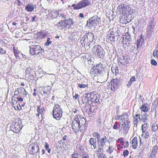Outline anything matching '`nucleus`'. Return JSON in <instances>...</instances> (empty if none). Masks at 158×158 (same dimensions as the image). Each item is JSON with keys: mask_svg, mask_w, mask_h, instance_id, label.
Returning a JSON list of instances; mask_svg holds the SVG:
<instances>
[{"mask_svg": "<svg viewBox=\"0 0 158 158\" xmlns=\"http://www.w3.org/2000/svg\"><path fill=\"white\" fill-rule=\"evenodd\" d=\"M53 116L57 120L60 119L62 115L63 111L60 106L55 104L53 110Z\"/></svg>", "mask_w": 158, "mask_h": 158, "instance_id": "1", "label": "nucleus"}, {"mask_svg": "<svg viewBox=\"0 0 158 158\" xmlns=\"http://www.w3.org/2000/svg\"><path fill=\"white\" fill-rule=\"evenodd\" d=\"M113 29H110L108 32L107 35V40L108 41H117L119 38L118 32L114 31Z\"/></svg>", "mask_w": 158, "mask_h": 158, "instance_id": "2", "label": "nucleus"}, {"mask_svg": "<svg viewBox=\"0 0 158 158\" xmlns=\"http://www.w3.org/2000/svg\"><path fill=\"white\" fill-rule=\"evenodd\" d=\"M42 51V49L39 45H33L30 46V52L32 55L39 54Z\"/></svg>", "mask_w": 158, "mask_h": 158, "instance_id": "3", "label": "nucleus"}, {"mask_svg": "<svg viewBox=\"0 0 158 158\" xmlns=\"http://www.w3.org/2000/svg\"><path fill=\"white\" fill-rule=\"evenodd\" d=\"M21 120L15 122L14 124H13L10 126L11 130L15 133H17L19 132L23 127Z\"/></svg>", "mask_w": 158, "mask_h": 158, "instance_id": "4", "label": "nucleus"}, {"mask_svg": "<svg viewBox=\"0 0 158 158\" xmlns=\"http://www.w3.org/2000/svg\"><path fill=\"white\" fill-rule=\"evenodd\" d=\"M72 126L73 130L76 133H77L79 131H81L83 130L75 118L72 120Z\"/></svg>", "mask_w": 158, "mask_h": 158, "instance_id": "5", "label": "nucleus"}, {"mask_svg": "<svg viewBox=\"0 0 158 158\" xmlns=\"http://www.w3.org/2000/svg\"><path fill=\"white\" fill-rule=\"evenodd\" d=\"M98 82L102 83L104 82L106 80V73L105 71L104 70V68L100 70V71L97 74Z\"/></svg>", "mask_w": 158, "mask_h": 158, "instance_id": "6", "label": "nucleus"}, {"mask_svg": "<svg viewBox=\"0 0 158 158\" xmlns=\"http://www.w3.org/2000/svg\"><path fill=\"white\" fill-rule=\"evenodd\" d=\"M74 118L77 120L78 123H79L81 127L83 129L86 126V119L82 116L79 115H76Z\"/></svg>", "mask_w": 158, "mask_h": 158, "instance_id": "7", "label": "nucleus"}, {"mask_svg": "<svg viewBox=\"0 0 158 158\" xmlns=\"http://www.w3.org/2000/svg\"><path fill=\"white\" fill-rule=\"evenodd\" d=\"M90 3L88 0H82L78 3L77 5L74 7L73 9L75 10L80 9L89 5Z\"/></svg>", "mask_w": 158, "mask_h": 158, "instance_id": "8", "label": "nucleus"}, {"mask_svg": "<svg viewBox=\"0 0 158 158\" xmlns=\"http://www.w3.org/2000/svg\"><path fill=\"white\" fill-rule=\"evenodd\" d=\"M103 65L102 63L99 64L98 65H96L95 67L91 69L90 73L91 74L94 73L98 74L102 69H103Z\"/></svg>", "mask_w": 158, "mask_h": 158, "instance_id": "9", "label": "nucleus"}, {"mask_svg": "<svg viewBox=\"0 0 158 158\" xmlns=\"http://www.w3.org/2000/svg\"><path fill=\"white\" fill-rule=\"evenodd\" d=\"M123 43L125 44L127 46H129L131 44V36L128 33H126L125 35L123 37Z\"/></svg>", "mask_w": 158, "mask_h": 158, "instance_id": "10", "label": "nucleus"}, {"mask_svg": "<svg viewBox=\"0 0 158 158\" xmlns=\"http://www.w3.org/2000/svg\"><path fill=\"white\" fill-rule=\"evenodd\" d=\"M103 50L102 48L99 45H97L94 46L92 49L93 52L98 56H100Z\"/></svg>", "mask_w": 158, "mask_h": 158, "instance_id": "11", "label": "nucleus"}, {"mask_svg": "<svg viewBox=\"0 0 158 158\" xmlns=\"http://www.w3.org/2000/svg\"><path fill=\"white\" fill-rule=\"evenodd\" d=\"M117 10L118 11L123 13L129 12L130 10V8L128 6L125 7L124 4H121L118 6Z\"/></svg>", "mask_w": 158, "mask_h": 158, "instance_id": "12", "label": "nucleus"}, {"mask_svg": "<svg viewBox=\"0 0 158 158\" xmlns=\"http://www.w3.org/2000/svg\"><path fill=\"white\" fill-rule=\"evenodd\" d=\"M120 117L121 118L120 119L122 120V122L124 123L125 126H128L130 121L129 119L128 118V116L127 114L124 113L120 116Z\"/></svg>", "mask_w": 158, "mask_h": 158, "instance_id": "13", "label": "nucleus"}, {"mask_svg": "<svg viewBox=\"0 0 158 158\" xmlns=\"http://www.w3.org/2000/svg\"><path fill=\"white\" fill-rule=\"evenodd\" d=\"M100 18L97 16L96 17H93L89 19V22L92 26L94 25V24H98L100 22Z\"/></svg>", "mask_w": 158, "mask_h": 158, "instance_id": "14", "label": "nucleus"}, {"mask_svg": "<svg viewBox=\"0 0 158 158\" xmlns=\"http://www.w3.org/2000/svg\"><path fill=\"white\" fill-rule=\"evenodd\" d=\"M90 145H91V148L92 149H95L97 147L96 140L94 138H91L89 141Z\"/></svg>", "mask_w": 158, "mask_h": 158, "instance_id": "15", "label": "nucleus"}, {"mask_svg": "<svg viewBox=\"0 0 158 158\" xmlns=\"http://www.w3.org/2000/svg\"><path fill=\"white\" fill-rule=\"evenodd\" d=\"M39 146L36 145V146L35 145L34 146L31 147V150L30 151V153L31 154H34L35 153H38L40 152Z\"/></svg>", "mask_w": 158, "mask_h": 158, "instance_id": "16", "label": "nucleus"}, {"mask_svg": "<svg viewBox=\"0 0 158 158\" xmlns=\"http://www.w3.org/2000/svg\"><path fill=\"white\" fill-rule=\"evenodd\" d=\"M87 96L89 97V100L91 102H94L97 98L96 95H94L93 93L87 94Z\"/></svg>", "mask_w": 158, "mask_h": 158, "instance_id": "17", "label": "nucleus"}, {"mask_svg": "<svg viewBox=\"0 0 158 158\" xmlns=\"http://www.w3.org/2000/svg\"><path fill=\"white\" fill-rule=\"evenodd\" d=\"M135 120L134 121V126L135 127H137L138 125V122H141V117L140 115L139 114H136L134 117Z\"/></svg>", "mask_w": 158, "mask_h": 158, "instance_id": "18", "label": "nucleus"}, {"mask_svg": "<svg viewBox=\"0 0 158 158\" xmlns=\"http://www.w3.org/2000/svg\"><path fill=\"white\" fill-rule=\"evenodd\" d=\"M128 17L127 16H124V18H122V19H120V22L122 23H128L131 21V19H130L129 18V17H131L130 15H128Z\"/></svg>", "mask_w": 158, "mask_h": 158, "instance_id": "19", "label": "nucleus"}, {"mask_svg": "<svg viewBox=\"0 0 158 158\" xmlns=\"http://www.w3.org/2000/svg\"><path fill=\"white\" fill-rule=\"evenodd\" d=\"M35 7L34 5L28 4L26 6L25 9L28 12H32L34 10Z\"/></svg>", "mask_w": 158, "mask_h": 158, "instance_id": "20", "label": "nucleus"}, {"mask_svg": "<svg viewBox=\"0 0 158 158\" xmlns=\"http://www.w3.org/2000/svg\"><path fill=\"white\" fill-rule=\"evenodd\" d=\"M138 141L136 137H134L132 140V145L133 148L135 149L137 147Z\"/></svg>", "mask_w": 158, "mask_h": 158, "instance_id": "21", "label": "nucleus"}, {"mask_svg": "<svg viewBox=\"0 0 158 158\" xmlns=\"http://www.w3.org/2000/svg\"><path fill=\"white\" fill-rule=\"evenodd\" d=\"M63 22L64 25L63 26L65 27L69 25L73 24V20L72 19H70L68 20H65L63 21Z\"/></svg>", "mask_w": 158, "mask_h": 158, "instance_id": "22", "label": "nucleus"}, {"mask_svg": "<svg viewBox=\"0 0 158 158\" xmlns=\"http://www.w3.org/2000/svg\"><path fill=\"white\" fill-rule=\"evenodd\" d=\"M140 109L141 111L144 112H146L148 111L149 109L150 108L147 106V104H143L141 107H140Z\"/></svg>", "mask_w": 158, "mask_h": 158, "instance_id": "23", "label": "nucleus"}, {"mask_svg": "<svg viewBox=\"0 0 158 158\" xmlns=\"http://www.w3.org/2000/svg\"><path fill=\"white\" fill-rule=\"evenodd\" d=\"M86 37L87 39L90 42H92L94 39V35L91 33H89L86 36Z\"/></svg>", "mask_w": 158, "mask_h": 158, "instance_id": "24", "label": "nucleus"}, {"mask_svg": "<svg viewBox=\"0 0 158 158\" xmlns=\"http://www.w3.org/2000/svg\"><path fill=\"white\" fill-rule=\"evenodd\" d=\"M103 148H99L98 149L97 151V155H100V156H104V154H103L104 150Z\"/></svg>", "mask_w": 158, "mask_h": 158, "instance_id": "25", "label": "nucleus"}, {"mask_svg": "<svg viewBox=\"0 0 158 158\" xmlns=\"http://www.w3.org/2000/svg\"><path fill=\"white\" fill-rule=\"evenodd\" d=\"M108 141L107 140V139L106 137V136H104L103 138L102 139L101 141V146L102 148H103L104 147V146L105 144V143L107 141Z\"/></svg>", "mask_w": 158, "mask_h": 158, "instance_id": "26", "label": "nucleus"}, {"mask_svg": "<svg viewBox=\"0 0 158 158\" xmlns=\"http://www.w3.org/2000/svg\"><path fill=\"white\" fill-rule=\"evenodd\" d=\"M36 110L38 113H41L42 114L45 111V110L44 107H41L39 105L37 106Z\"/></svg>", "mask_w": 158, "mask_h": 158, "instance_id": "27", "label": "nucleus"}, {"mask_svg": "<svg viewBox=\"0 0 158 158\" xmlns=\"http://www.w3.org/2000/svg\"><path fill=\"white\" fill-rule=\"evenodd\" d=\"M148 115L146 114H143L141 115V121H143V123H145L148 120Z\"/></svg>", "mask_w": 158, "mask_h": 158, "instance_id": "28", "label": "nucleus"}, {"mask_svg": "<svg viewBox=\"0 0 158 158\" xmlns=\"http://www.w3.org/2000/svg\"><path fill=\"white\" fill-rule=\"evenodd\" d=\"M77 148L78 149L77 151V152H78L80 154H81V153L85 152L84 151L83 147L82 146L79 145L77 146Z\"/></svg>", "mask_w": 158, "mask_h": 158, "instance_id": "29", "label": "nucleus"}, {"mask_svg": "<svg viewBox=\"0 0 158 158\" xmlns=\"http://www.w3.org/2000/svg\"><path fill=\"white\" fill-rule=\"evenodd\" d=\"M89 97L87 96V94H86V96L83 97L82 100L83 103H87L90 100H89Z\"/></svg>", "mask_w": 158, "mask_h": 158, "instance_id": "30", "label": "nucleus"}, {"mask_svg": "<svg viewBox=\"0 0 158 158\" xmlns=\"http://www.w3.org/2000/svg\"><path fill=\"white\" fill-rule=\"evenodd\" d=\"M142 130L143 133H144L147 130L148 127L147 125V123H144L141 126Z\"/></svg>", "mask_w": 158, "mask_h": 158, "instance_id": "31", "label": "nucleus"}, {"mask_svg": "<svg viewBox=\"0 0 158 158\" xmlns=\"http://www.w3.org/2000/svg\"><path fill=\"white\" fill-rule=\"evenodd\" d=\"M80 155L81 158H89V155L86 152L81 153Z\"/></svg>", "mask_w": 158, "mask_h": 158, "instance_id": "32", "label": "nucleus"}, {"mask_svg": "<svg viewBox=\"0 0 158 158\" xmlns=\"http://www.w3.org/2000/svg\"><path fill=\"white\" fill-rule=\"evenodd\" d=\"M155 25L152 21L150 22L149 25L148 27V29L150 30L151 31H153L154 29Z\"/></svg>", "mask_w": 158, "mask_h": 158, "instance_id": "33", "label": "nucleus"}, {"mask_svg": "<svg viewBox=\"0 0 158 158\" xmlns=\"http://www.w3.org/2000/svg\"><path fill=\"white\" fill-rule=\"evenodd\" d=\"M57 14L60 17H61L62 18L64 19H65L66 18V16L63 13H60L59 12H58L57 11H55V13Z\"/></svg>", "mask_w": 158, "mask_h": 158, "instance_id": "34", "label": "nucleus"}, {"mask_svg": "<svg viewBox=\"0 0 158 158\" xmlns=\"http://www.w3.org/2000/svg\"><path fill=\"white\" fill-rule=\"evenodd\" d=\"M124 126H125L124 123L119 124L118 130L119 131H121L122 130H124L125 128Z\"/></svg>", "mask_w": 158, "mask_h": 158, "instance_id": "35", "label": "nucleus"}, {"mask_svg": "<svg viewBox=\"0 0 158 158\" xmlns=\"http://www.w3.org/2000/svg\"><path fill=\"white\" fill-rule=\"evenodd\" d=\"M141 39H139L138 40L137 42V48L140 47L142 44V41H141Z\"/></svg>", "mask_w": 158, "mask_h": 158, "instance_id": "36", "label": "nucleus"}, {"mask_svg": "<svg viewBox=\"0 0 158 158\" xmlns=\"http://www.w3.org/2000/svg\"><path fill=\"white\" fill-rule=\"evenodd\" d=\"M142 136L144 138H148L149 137V133L148 131L142 134Z\"/></svg>", "mask_w": 158, "mask_h": 158, "instance_id": "37", "label": "nucleus"}, {"mask_svg": "<svg viewBox=\"0 0 158 158\" xmlns=\"http://www.w3.org/2000/svg\"><path fill=\"white\" fill-rule=\"evenodd\" d=\"M118 63H120L122 65L125 64H124V61L123 58L122 57H120V58H119V59L118 60Z\"/></svg>", "mask_w": 158, "mask_h": 158, "instance_id": "38", "label": "nucleus"}, {"mask_svg": "<svg viewBox=\"0 0 158 158\" xmlns=\"http://www.w3.org/2000/svg\"><path fill=\"white\" fill-rule=\"evenodd\" d=\"M111 84L114 85H116L118 86L119 84L118 81L116 79H113L111 82Z\"/></svg>", "mask_w": 158, "mask_h": 158, "instance_id": "39", "label": "nucleus"}, {"mask_svg": "<svg viewBox=\"0 0 158 158\" xmlns=\"http://www.w3.org/2000/svg\"><path fill=\"white\" fill-rule=\"evenodd\" d=\"M13 48L14 53V54L15 55L16 57L18 58L19 56V53L18 52L17 50L15 49V47H13Z\"/></svg>", "mask_w": 158, "mask_h": 158, "instance_id": "40", "label": "nucleus"}, {"mask_svg": "<svg viewBox=\"0 0 158 158\" xmlns=\"http://www.w3.org/2000/svg\"><path fill=\"white\" fill-rule=\"evenodd\" d=\"M93 136L94 137H97L98 139V140L100 138V134L97 132H95L93 134Z\"/></svg>", "mask_w": 158, "mask_h": 158, "instance_id": "41", "label": "nucleus"}, {"mask_svg": "<svg viewBox=\"0 0 158 158\" xmlns=\"http://www.w3.org/2000/svg\"><path fill=\"white\" fill-rule=\"evenodd\" d=\"M50 39L49 38H48L47 39V42L45 43L44 45L46 46H48L51 44L52 43L51 41H50Z\"/></svg>", "mask_w": 158, "mask_h": 158, "instance_id": "42", "label": "nucleus"}, {"mask_svg": "<svg viewBox=\"0 0 158 158\" xmlns=\"http://www.w3.org/2000/svg\"><path fill=\"white\" fill-rule=\"evenodd\" d=\"M114 148H113V146H110L109 148L107 150V152L111 154L114 151Z\"/></svg>", "mask_w": 158, "mask_h": 158, "instance_id": "43", "label": "nucleus"}, {"mask_svg": "<svg viewBox=\"0 0 158 158\" xmlns=\"http://www.w3.org/2000/svg\"><path fill=\"white\" fill-rule=\"evenodd\" d=\"M19 93V91L18 90L17 91L16 90L15 92V94L14 95V96L13 97V98L12 99V102L13 103H15V102L16 101V100H15V98L14 99V98H15V96L17 95Z\"/></svg>", "mask_w": 158, "mask_h": 158, "instance_id": "44", "label": "nucleus"}, {"mask_svg": "<svg viewBox=\"0 0 158 158\" xmlns=\"http://www.w3.org/2000/svg\"><path fill=\"white\" fill-rule=\"evenodd\" d=\"M152 130L153 131H155L158 129V126L157 125H155V124H153L152 125Z\"/></svg>", "mask_w": 158, "mask_h": 158, "instance_id": "45", "label": "nucleus"}, {"mask_svg": "<svg viewBox=\"0 0 158 158\" xmlns=\"http://www.w3.org/2000/svg\"><path fill=\"white\" fill-rule=\"evenodd\" d=\"M79 154L77 153L74 152L72 155V158H79Z\"/></svg>", "mask_w": 158, "mask_h": 158, "instance_id": "46", "label": "nucleus"}, {"mask_svg": "<svg viewBox=\"0 0 158 158\" xmlns=\"http://www.w3.org/2000/svg\"><path fill=\"white\" fill-rule=\"evenodd\" d=\"M151 64L154 66H156L157 65V62L154 59H152L151 60Z\"/></svg>", "mask_w": 158, "mask_h": 158, "instance_id": "47", "label": "nucleus"}, {"mask_svg": "<svg viewBox=\"0 0 158 158\" xmlns=\"http://www.w3.org/2000/svg\"><path fill=\"white\" fill-rule=\"evenodd\" d=\"M59 29H60L62 26H63V21H60L56 24Z\"/></svg>", "mask_w": 158, "mask_h": 158, "instance_id": "48", "label": "nucleus"}, {"mask_svg": "<svg viewBox=\"0 0 158 158\" xmlns=\"http://www.w3.org/2000/svg\"><path fill=\"white\" fill-rule=\"evenodd\" d=\"M87 106H85V107L84 109L86 110V111L88 112V113H90L91 112V110L92 109L91 107L90 108L88 107V108H87Z\"/></svg>", "mask_w": 158, "mask_h": 158, "instance_id": "49", "label": "nucleus"}, {"mask_svg": "<svg viewBox=\"0 0 158 158\" xmlns=\"http://www.w3.org/2000/svg\"><path fill=\"white\" fill-rule=\"evenodd\" d=\"M31 69L30 68H27L26 69L25 71L26 74H30L31 73Z\"/></svg>", "mask_w": 158, "mask_h": 158, "instance_id": "50", "label": "nucleus"}, {"mask_svg": "<svg viewBox=\"0 0 158 158\" xmlns=\"http://www.w3.org/2000/svg\"><path fill=\"white\" fill-rule=\"evenodd\" d=\"M78 87H79L80 88H85L86 86V85L83 84H78Z\"/></svg>", "mask_w": 158, "mask_h": 158, "instance_id": "51", "label": "nucleus"}, {"mask_svg": "<svg viewBox=\"0 0 158 158\" xmlns=\"http://www.w3.org/2000/svg\"><path fill=\"white\" fill-rule=\"evenodd\" d=\"M6 52V50H4L2 48H0V54L1 55L5 54Z\"/></svg>", "mask_w": 158, "mask_h": 158, "instance_id": "52", "label": "nucleus"}, {"mask_svg": "<svg viewBox=\"0 0 158 158\" xmlns=\"http://www.w3.org/2000/svg\"><path fill=\"white\" fill-rule=\"evenodd\" d=\"M128 153H129L128 151L127 150H124L123 151V155L124 156H127L128 155Z\"/></svg>", "mask_w": 158, "mask_h": 158, "instance_id": "53", "label": "nucleus"}, {"mask_svg": "<svg viewBox=\"0 0 158 158\" xmlns=\"http://www.w3.org/2000/svg\"><path fill=\"white\" fill-rule=\"evenodd\" d=\"M47 94V92L44 91V89H42V90L41 91V94L43 96L44 94Z\"/></svg>", "mask_w": 158, "mask_h": 158, "instance_id": "54", "label": "nucleus"}, {"mask_svg": "<svg viewBox=\"0 0 158 158\" xmlns=\"http://www.w3.org/2000/svg\"><path fill=\"white\" fill-rule=\"evenodd\" d=\"M117 85H113L111 84V89L112 90L114 91V89L117 88Z\"/></svg>", "mask_w": 158, "mask_h": 158, "instance_id": "55", "label": "nucleus"}, {"mask_svg": "<svg viewBox=\"0 0 158 158\" xmlns=\"http://www.w3.org/2000/svg\"><path fill=\"white\" fill-rule=\"evenodd\" d=\"M15 108L17 110H20L22 109L21 107L19 105V106L17 105L16 106H14Z\"/></svg>", "mask_w": 158, "mask_h": 158, "instance_id": "56", "label": "nucleus"}, {"mask_svg": "<svg viewBox=\"0 0 158 158\" xmlns=\"http://www.w3.org/2000/svg\"><path fill=\"white\" fill-rule=\"evenodd\" d=\"M15 98V100H16V101H15V102H16L17 101H20V102H22L23 101V98H16V97Z\"/></svg>", "mask_w": 158, "mask_h": 158, "instance_id": "57", "label": "nucleus"}, {"mask_svg": "<svg viewBox=\"0 0 158 158\" xmlns=\"http://www.w3.org/2000/svg\"><path fill=\"white\" fill-rule=\"evenodd\" d=\"M132 81H131V80H130L128 82V84L127 85V86L128 87H129L131 86V85H132Z\"/></svg>", "mask_w": 158, "mask_h": 158, "instance_id": "58", "label": "nucleus"}, {"mask_svg": "<svg viewBox=\"0 0 158 158\" xmlns=\"http://www.w3.org/2000/svg\"><path fill=\"white\" fill-rule=\"evenodd\" d=\"M123 58L124 59V61H125L126 63L127 64H128V60L129 59H128L127 58H126V57H124L123 56H122Z\"/></svg>", "mask_w": 158, "mask_h": 158, "instance_id": "59", "label": "nucleus"}, {"mask_svg": "<svg viewBox=\"0 0 158 158\" xmlns=\"http://www.w3.org/2000/svg\"><path fill=\"white\" fill-rule=\"evenodd\" d=\"M130 80L132 81V82L134 81H135L136 80V78L135 76H133L130 79Z\"/></svg>", "mask_w": 158, "mask_h": 158, "instance_id": "60", "label": "nucleus"}, {"mask_svg": "<svg viewBox=\"0 0 158 158\" xmlns=\"http://www.w3.org/2000/svg\"><path fill=\"white\" fill-rule=\"evenodd\" d=\"M113 128L114 129H117L118 128V123L117 122L115 123L114 125L113 126Z\"/></svg>", "mask_w": 158, "mask_h": 158, "instance_id": "61", "label": "nucleus"}, {"mask_svg": "<svg viewBox=\"0 0 158 158\" xmlns=\"http://www.w3.org/2000/svg\"><path fill=\"white\" fill-rule=\"evenodd\" d=\"M153 55L154 56L158 58V52H157V50H156V52H154Z\"/></svg>", "mask_w": 158, "mask_h": 158, "instance_id": "62", "label": "nucleus"}, {"mask_svg": "<svg viewBox=\"0 0 158 158\" xmlns=\"http://www.w3.org/2000/svg\"><path fill=\"white\" fill-rule=\"evenodd\" d=\"M45 149L46 150H48L49 149V145L48 144V143L46 142L45 143Z\"/></svg>", "mask_w": 158, "mask_h": 158, "instance_id": "63", "label": "nucleus"}, {"mask_svg": "<svg viewBox=\"0 0 158 158\" xmlns=\"http://www.w3.org/2000/svg\"><path fill=\"white\" fill-rule=\"evenodd\" d=\"M123 141V139L122 138H119L118 140H117V142L118 143L120 142V143H122Z\"/></svg>", "mask_w": 158, "mask_h": 158, "instance_id": "64", "label": "nucleus"}]
</instances>
